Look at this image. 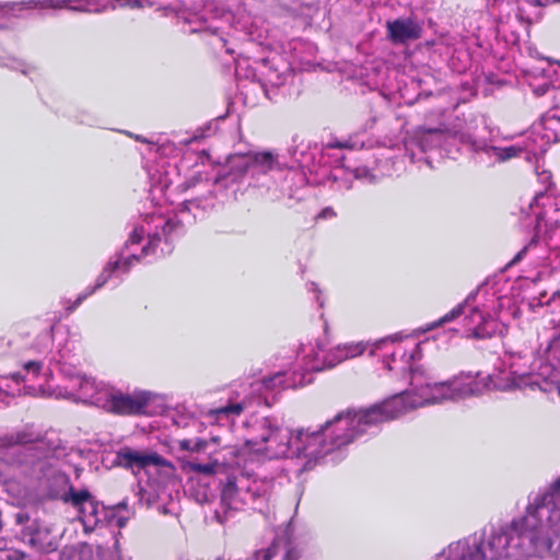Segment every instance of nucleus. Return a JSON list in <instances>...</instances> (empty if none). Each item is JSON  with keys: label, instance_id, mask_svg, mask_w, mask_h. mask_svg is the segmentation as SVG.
<instances>
[{"label": "nucleus", "instance_id": "obj_1", "mask_svg": "<svg viewBox=\"0 0 560 560\" xmlns=\"http://www.w3.org/2000/svg\"><path fill=\"white\" fill-rule=\"evenodd\" d=\"M410 385L422 398L421 402L415 400L409 404L410 408H417L427 404H439L444 400L457 401L469 396H477L489 387L488 383L470 380L468 383H460L458 380L450 382L433 383L424 374L419 365L410 366Z\"/></svg>", "mask_w": 560, "mask_h": 560}, {"label": "nucleus", "instance_id": "obj_2", "mask_svg": "<svg viewBox=\"0 0 560 560\" xmlns=\"http://www.w3.org/2000/svg\"><path fill=\"white\" fill-rule=\"evenodd\" d=\"M351 421L343 415H337L334 419L328 420L325 424L320 425L318 430L311 431L299 430L294 435V450L293 457L306 458V464L316 462L332 452L336 448L345 446L353 441V433L337 434L335 431L331 440H327V431L335 424L338 429H343L345 425L350 424Z\"/></svg>", "mask_w": 560, "mask_h": 560}, {"label": "nucleus", "instance_id": "obj_3", "mask_svg": "<svg viewBox=\"0 0 560 560\" xmlns=\"http://www.w3.org/2000/svg\"><path fill=\"white\" fill-rule=\"evenodd\" d=\"M408 409V405L402 395L394 396L390 399L384 400L381 404H376L366 409H360L358 411L347 410L339 412L351 421L350 424L345 425L343 429H338L337 425L332 424L327 431V440L330 441L334 435V431L337 434L353 433V440L364 434L368 428L377 423L393 420L398 416L405 413Z\"/></svg>", "mask_w": 560, "mask_h": 560}, {"label": "nucleus", "instance_id": "obj_4", "mask_svg": "<svg viewBox=\"0 0 560 560\" xmlns=\"http://www.w3.org/2000/svg\"><path fill=\"white\" fill-rule=\"evenodd\" d=\"M0 447L9 448L5 460L15 466H33L55 448L39 432L26 427L21 431L0 436Z\"/></svg>", "mask_w": 560, "mask_h": 560}, {"label": "nucleus", "instance_id": "obj_5", "mask_svg": "<svg viewBox=\"0 0 560 560\" xmlns=\"http://www.w3.org/2000/svg\"><path fill=\"white\" fill-rule=\"evenodd\" d=\"M518 525H526L530 528L529 539H536V532L544 525L550 527L555 535H560V478L555 482L551 491L544 494L535 505L527 508V514L514 522Z\"/></svg>", "mask_w": 560, "mask_h": 560}, {"label": "nucleus", "instance_id": "obj_6", "mask_svg": "<svg viewBox=\"0 0 560 560\" xmlns=\"http://www.w3.org/2000/svg\"><path fill=\"white\" fill-rule=\"evenodd\" d=\"M257 435L248 443L259 446L272 457H293L294 435L271 418H262L256 422Z\"/></svg>", "mask_w": 560, "mask_h": 560}, {"label": "nucleus", "instance_id": "obj_7", "mask_svg": "<svg viewBox=\"0 0 560 560\" xmlns=\"http://www.w3.org/2000/svg\"><path fill=\"white\" fill-rule=\"evenodd\" d=\"M530 208L536 217L535 233L530 241L513 257L510 265L518 264L530 249L538 245L542 228L547 229L560 224L559 205L557 198H552L551 195L536 192Z\"/></svg>", "mask_w": 560, "mask_h": 560}, {"label": "nucleus", "instance_id": "obj_8", "mask_svg": "<svg viewBox=\"0 0 560 560\" xmlns=\"http://www.w3.org/2000/svg\"><path fill=\"white\" fill-rule=\"evenodd\" d=\"M513 521L512 523H514ZM517 534L518 538L529 539L530 528L526 525H518L517 529L511 524L510 528L502 529L500 533L492 535L488 541V552L482 549L481 541L474 544V547L468 546L467 550L463 552L460 560H499L500 558L508 557V547L510 540L513 538L512 534ZM534 540H532L533 542Z\"/></svg>", "mask_w": 560, "mask_h": 560}, {"label": "nucleus", "instance_id": "obj_9", "mask_svg": "<svg viewBox=\"0 0 560 560\" xmlns=\"http://www.w3.org/2000/svg\"><path fill=\"white\" fill-rule=\"evenodd\" d=\"M152 393L147 390H135L125 394L120 390L109 389L104 398L98 399L101 408L119 416L144 415L152 399Z\"/></svg>", "mask_w": 560, "mask_h": 560}, {"label": "nucleus", "instance_id": "obj_10", "mask_svg": "<svg viewBox=\"0 0 560 560\" xmlns=\"http://www.w3.org/2000/svg\"><path fill=\"white\" fill-rule=\"evenodd\" d=\"M115 463L131 470H141L149 466L164 467L168 465V462L156 453H142L129 446L121 447L116 453Z\"/></svg>", "mask_w": 560, "mask_h": 560}, {"label": "nucleus", "instance_id": "obj_11", "mask_svg": "<svg viewBox=\"0 0 560 560\" xmlns=\"http://www.w3.org/2000/svg\"><path fill=\"white\" fill-rule=\"evenodd\" d=\"M387 38L396 45L417 40L422 35L421 25L412 19H396L387 21Z\"/></svg>", "mask_w": 560, "mask_h": 560}, {"label": "nucleus", "instance_id": "obj_12", "mask_svg": "<svg viewBox=\"0 0 560 560\" xmlns=\"http://www.w3.org/2000/svg\"><path fill=\"white\" fill-rule=\"evenodd\" d=\"M238 156V167H244L246 172H252V175L266 174L271 171L276 164V156L269 152H246V153H236Z\"/></svg>", "mask_w": 560, "mask_h": 560}, {"label": "nucleus", "instance_id": "obj_13", "mask_svg": "<svg viewBox=\"0 0 560 560\" xmlns=\"http://www.w3.org/2000/svg\"><path fill=\"white\" fill-rule=\"evenodd\" d=\"M246 476H228L222 483L221 504L223 508L237 511L243 508L242 492L246 486Z\"/></svg>", "mask_w": 560, "mask_h": 560}, {"label": "nucleus", "instance_id": "obj_14", "mask_svg": "<svg viewBox=\"0 0 560 560\" xmlns=\"http://www.w3.org/2000/svg\"><path fill=\"white\" fill-rule=\"evenodd\" d=\"M485 153L489 158H494L498 162H505L522 155L528 162L537 159V151L529 141L524 142V144H513L504 148L486 144Z\"/></svg>", "mask_w": 560, "mask_h": 560}, {"label": "nucleus", "instance_id": "obj_15", "mask_svg": "<svg viewBox=\"0 0 560 560\" xmlns=\"http://www.w3.org/2000/svg\"><path fill=\"white\" fill-rule=\"evenodd\" d=\"M50 497L52 499H60L65 503L71 504L73 508L78 509L81 513L85 512L84 505L88 504L90 508L89 513H96V504L88 489L75 490L72 486H69V489L62 493H51Z\"/></svg>", "mask_w": 560, "mask_h": 560}, {"label": "nucleus", "instance_id": "obj_16", "mask_svg": "<svg viewBox=\"0 0 560 560\" xmlns=\"http://www.w3.org/2000/svg\"><path fill=\"white\" fill-rule=\"evenodd\" d=\"M469 322L475 325L470 337L488 339L495 335L499 324L489 314H485L478 307H474L469 315Z\"/></svg>", "mask_w": 560, "mask_h": 560}, {"label": "nucleus", "instance_id": "obj_17", "mask_svg": "<svg viewBox=\"0 0 560 560\" xmlns=\"http://www.w3.org/2000/svg\"><path fill=\"white\" fill-rule=\"evenodd\" d=\"M75 382L78 383L75 385L78 387V398L83 402L101 407L98 399L101 400V398H104L109 388L100 386L95 380L89 378L86 376H78Z\"/></svg>", "mask_w": 560, "mask_h": 560}, {"label": "nucleus", "instance_id": "obj_18", "mask_svg": "<svg viewBox=\"0 0 560 560\" xmlns=\"http://www.w3.org/2000/svg\"><path fill=\"white\" fill-rule=\"evenodd\" d=\"M238 156L235 154L230 155L228 159V171H221L214 178L213 185L220 189L226 190L235 184H238L247 174L244 167H238Z\"/></svg>", "mask_w": 560, "mask_h": 560}, {"label": "nucleus", "instance_id": "obj_19", "mask_svg": "<svg viewBox=\"0 0 560 560\" xmlns=\"http://www.w3.org/2000/svg\"><path fill=\"white\" fill-rule=\"evenodd\" d=\"M360 351L357 350L355 347L352 346H345V347H336L335 349H331L327 354L323 358V366L317 368L318 370H322L323 368H334L338 363L342 362L346 359L353 358L357 354H359Z\"/></svg>", "mask_w": 560, "mask_h": 560}, {"label": "nucleus", "instance_id": "obj_20", "mask_svg": "<svg viewBox=\"0 0 560 560\" xmlns=\"http://www.w3.org/2000/svg\"><path fill=\"white\" fill-rule=\"evenodd\" d=\"M446 143V135L441 129H425L417 136V144L421 151Z\"/></svg>", "mask_w": 560, "mask_h": 560}, {"label": "nucleus", "instance_id": "obj_21", "mask_svg": "<svg viewBox=\"0 0 560 560\" xmlns=\"http://www.w3.org/2000/svg\"><path fill=\"white\" fill-rule=\"evenodd\" d=\"M246 486L243 487L242 499L243 506L254 503L267 494L266 486L257 480H250L246 477Z\"/></svg>", "mask_w": 560, "mask_h": 560}, {"label": "nucleus", "instance_id": "obj_22", "mask_svg": "<svg viewBox=\"0 0 560 560\" xmlns=\"http://www.w3.org/2000/svg\"><path fill=\"white\" fill-rule=\"evenodd\" d=\"M119 266H120V259L119 258H116L114 260L108 261L107 265L105 266L103 272L97 277L95 287L92 290H90L88 293L80 295L77 299V301L74 302V304L70 307V311H73L75 307H78L81 304V302L88 295L92 294L96 289L102 288L107 282V280L109 279L110 275L114 271L118 270Z\"/></svg>", "mask_w": 560, "mask_h": 560}, {"label": "nucleus", "instance_id": "obj_23", "mask_svg": "<svg viewBox=\"0 0 560 560\" xmlns=\"http://www.w3.org/2000/svg\"><path fill=\"white\" fill-rule=\"evenodd\" d=\"M446 135V142H450L451 140L454 142H458L460 144L467 145L471 151L485 152L486 149V142L479 141L472 138L471 135L465 132V131H454V132H445Z\"/></svg>", "mask_w": 560, "mask_h": 560}, {"label": "nucleus", "instance_id": "obj_24", "mask_svg": "<svg viewBox=\"0 0 560 560\" xmlns=\"http://www.w3.org/2000/svg\"><path fill=\"white\" fill-rule=\"evenodd\" d=\"M476 295H477V292H471L465 299V301L463 303L455 306L451 312H448L442 318H440L439 322L433 323L431 325L430 329L434 328L436 326H440L442 324L450 323V322L454 320L455 318H457L458 316H460L464 313L465 307L468 306L470 304V302L476 299Z\"/></svg>", "mask_w": 560, "mask_h": 560}, {"label": "nucleus", "instance_id": "obj_25", "mask_svg": "<svg viewBox=\"0 0 560 560\" xmlns=\"http://www.w3.org/2000/svg\"><path fill=\"white\" fill-rule=\"evenodd\" d=\"M27 533L30 535L28 545L37 552H42L44 539H47L48 532L42 533L38 528H28Z\"/></svg>", "mask_w": 560, "mask_h": 560}, {"label": "nucleus", "instance_id": "obj_26", "mask_svg": "<svg viewBox=\"0 0 560 560\" xmlns=\"http://www.w3.org/2000/svg\"><path fill=\"white\" fill-rule=\"evenodd\" d=\"M284 373H277L271 377L264 380V385L268 389H275L277 387H289V385L284 384Z\"/></svg>", "mask_w": 560, "mask_h": 560}, {"label": "nucleus", "instance_id": "obj_27", "mask_svg": "<svg viewBox=\"0 0 560 560\" xmlns=\"http://www.w3.org/2000/svg\"><path fill=\"white\" fill-rule=\"evenodd\" d=\"M243 409H244L243 404L234 402V404H229L228 406L218 409L217 412L219 415H225L228 417L229 416H238V415H241Z\"/></svg>", "mask_w": 560, "mask_h": 560}, {"label": "nucleus", "instance_id": "obj_28", "mask_svg": "<svg viewBox=\"0 0 560 560\" xmlns=\"http://www.w3.org/2000/svg\"><path fill=\"white\" fill-rule=\"evenodd\" d=\"M539 182L545 186L544 190L539 192H546V195H550L552 187L555 186L551 180V173L549 171H542L538 174Z\"/></svg>", "mask_w": 560, "mask_h": 560}, {"label": "nucleus", "instance_id": "obj_29", "mask_svg": "<svg viewBox=\"0 0 560 560\" xmlns=\"http://www.w3.org/2000/svg\"><path fill=\"white\" fill-rule=\"evenodd\" d=\"M547 122L549 124V128H553L555 141H560V114H552Z\"/></svg>", "mask_w": 560, "mask_h": 560}, {"label": "nucleus", "instance_id": "obj_30", "mask_svg": "<svg viewBox=\"0 0 560 560\" xmlns=\"http://www.w3.org/2000/svg\"><path fill=\"white\" fill-rule=\"evenodd\" d=\"M144 233L145 232L142 226L135 228L125 246L128 247L130 244H139L142 241Z\"/></svg>", "mask_w": 560, "mask_h": 560}, {"label": "nucleus", "instance_id": "obj_31", "mask_svg": "<svg viewBox=\"0 0 560 560\" xmlns=\"http://www.w3.org/2000/svg\"><path fill=\"white\" fill-rule=\"evenodd\" d=\"M117 258L120 259V266L118 269H121L124 272H128L130 269V266L132 265L133 260H139V256L132 254L126 258L122 259V254H119Z\"/></svg>", "mask_w": 560, "mask_h": 560}, {"label": "nucleus", "instance_id": "obj_32", "mask_svg": "<svg viewBox=\"0 0 560 560\" xmlns=\"http://www.w3.org/2000/svg\"><path fill=\"white\" fill-rule=\"evenodd\" d=\"M160 241L161 237L158 234L150 235L149 243L142 248V254L149 255L150 253L154 252V248L158 246Z\"/></svg>", "mask_w": 560, "mask_h": 560}, {"label": "nucleus", "instance_id": "obj_33", "mask_svg": "<svg viewBox=\"0 0 560 560\" xmlns=\"http://www.w3.org/2000/svg\"><path fill=\"white\" fill-rule=\"evenodd\" d=\"M276 556V546L256 552L257 560H271Z\"/></svg>", "mask_w": 560, "mask_h": 560}, {"label": "nucleus", "instance_id": "obj_34", "mask_svg": "<svg viewBox=\"0 0 560 560\" xmlns=\"http://www.w3.org/2000/svg\"><path fill=\"white\" fill-rule=\"evenodd\" d=\"M284 82V79L282 78V75L280 74H276V80H266L261 85H262V89L265 91V94L268 98H271V96L269 95V90L267 89V84L269 83L271 86H280L282 85Z\"/></svg>", "mask_w": 560, "mask_h": 560}, {"label": "nucleus", "instance_id": "obj_35", "mask_svg": "<svg viewBox=\"0 0 560 560\" xmlns=\"http://www.w3.org/2000/svg\"><path fill=\"white\" fill-rule=\"evenodd\" d=\"M42 368H43V364L40 361H30L24 364V370L27 373H32L35 376L39 374Z\"/></svg>", "mask_w": 560, "mask_h": 560}, {"label": "nucleus", "instance_id": "obj_36", "mask_svg": "<svg viewBox=\"0 0 560 560\" xmlns=\"http://www.w3.org/2000/svg\"><path fill=\"white\" fill-rule=\"evenodd\" d=\"M58 549V545L55 540H47V539H44V545H43V548H42V552L40 553H49V552H54Z\"/></svg>", "mask_w": 560, "mask_h": 560}, {"label": "nucleus", "instance_id": "obj_37", "mask_svg": "<svg viewBox=\"0 0 560 560\" xmlns=\"http://www.w3.org/2000/svg\"><path fill=\"white\" fill-rule=\"evenodd\" d=\"M192 452L195 453H200V452H203L208 445V442L206 440H202V439H194V444H192Z\"/></svg>", "mask_w": 560, "mask_h": 560}, {"label": "nucleus", "instance_id": "obj_38", "mask_svg": "<svg viewBox=\"0 0 560 560\" xmlns=\"http://www.w3.org/2000/svg\"><path fill=\"white\" fill-rule=\"evenodd\" d=\"M354 177L355 178H368L370 180H372L374 178V176L372 174H370L369 170L368 168H355L354 170Z\"/></svg>", "mask_w": 560, "mask_h": 560}, {"label": "nucleus", "instance_id": "obj_39", "mask_svg": "<svg viewBox=\"0 0 560 560\" xmlns=\"http://www.w3.org/2000/svg\"><path fill=\"white\" fill-rule=\"evenodd\" d=\"M178 225L177 221L174 220H167L163 225V233L165 235L171 234Z\"/></svg>", "mask_w": 560, "mask_h": 560}, {"label": "nucleus", "instance_id": "obj_40", "mask_svg": "<svg viewBox=\"0 0 560 560\" xmlns=\"http://www.w3.org/2000/svg\"><path fill=\"white\" fill-rule=\"evenodd\" d=\"M179 444V448L183 450V451H188V452H192V444H194V440H189V439H184V440H180L178 442Z\"/></svg>", "mask_w": 560, "mask_h": 560}, {"label": "nucleus", "instance_id": "obj_41", "mask_svg": "<svg viewBox=\"0 0 560 560\" xmlns=\"http://www.w3.org/2000/svg\"><path fill=\"white\" fill-rule=\"evenodd\" d=\"M138 491L137 494L139 495V503H142L144 500L145 491L142 489V487L138 483L137 485Z\"/></svg>", "mask_w": 560, "mask_h": 560}, {"label": "nucleus", "instance_id": "obj_42", "mask_svg": "<svg viewBox=\"0 0 560 560\" xmlns=\"http://www.w3.org/2000/svg\"><path fill=\"white\" fill-rule=\"evenodd\" d=\"M115 509H116L117 511H120V510L128 511V502H127V500H122L121 502H119V503L115 506Z\"/></svg>", "mask_w": 560, "mask_h": 560}, {"label": "nucleus", "instance_id": "obj_43", "mask_svg": "<svg viewBox=\"0 0 560 560\" xmlns=\"http://www.w3.org/2000/svg\"><path fill=\"white\" fill-rule=\"evenodd\" d=\"M16 521H18L19 524H23V523L28 521V515L27 514H23V513H19L16 515Z\"/></svg>", "mask_w": 560, "mask_h": 560}, {"label": "nucleus", "instance_id": "obj_44", "mask_svg": "<svg viewBox=\"0 0 560 560\" xmlns=\"http://www.w3.org/2000/svg\"><path fill=\"white\" fill-rule=\"evenodd\" d=\"M489 381L493 383V386L495 388H499V389H509V388H512L514 386V384H508V385H504V386H501V385H498L495 382H493L490 377H489Z\"/></svg>", "mask_w": 560, "mask_h": 560}, {"label": "nucleus", "instance_id": "obj_45", "mask_svg": "<svg viewBox=\"0 0 560 560\" xmlns=\"http://www.w3.org/2000/svg\"><path fill=\"white\" fill-rule=\"evenodd\" d=\"M197 471L208 472L211 470L210 466L208 465H197L195 468Z\"/></svg>", "mask_w": 560, "mask_h": 560}, {"label": "nucleus", "instance_id": "obj_46", "mask_svg": "<svg viewBox=\"0 0 560 560\" xmlns=\"http://www.w3.org/2000/svg\"><path fill=\"white\" fill-rule=\"evenodd\" d=\"M332 148H352L348 142H336L331 145Z\"/></svg>", "mask_w": 560, "mask_h": 560}, {"label": "nucleus", "instance_id": "obj_47", "mask_svg": "<svg viewBox=\"0 0 560 560\" xmlns=\"http://www.w3.org/2000/svg\"><path fill=\"white\" fill-rule=\"evenodd\" d=\"M128 518H129V516H126V517L119 516L118 520H117V525L119 527H124L126 525V522H127Z\"/></svg>", "mask_w": 560, "mask_h": 560}, {"label": "nucleus", "instance_id": "obj_48", "mask_svg": "<svg viewBox=\"0 0 560 560\" xmlns=\"http://www.w3.org/2000/svg\"><path fill=\"white\" fill-rule=\"evenodd\" d=\"M12 378H13L15 382H20V381H23V380H24V376H23L21 373H14V374H12Z\"/></svg>", "mask_w": 560, "mask_h": 560}, {"label": "nucleus", "instance_id": "obj_49", "mask_svg": "<svg viewBox=\"0 0 560 560\" xmlns=\"http://www.w3.org/2000/svg\"><path fill=\"white\" fill-rule=\"evenodd\" d=\"M70 9L74 11H91L90 9H86L83 5L70 7Z\"/></svg>", "mask_w": 560, "mask_h": 560}, {"label": "nucleus", "instance_id": "obj_50", "mask_svg": "<svg viewBox=\"0 0 560 560\" xmlns=\"http://www.w3.org/2000/svg\"><path fill=\"white\" fill-rule=\"evenodd\" d=\"M58 480H59V481H61V482H63V483H68V482H69L68 477H67V476H65V475L59 476V477H58Z\"/></svg>", "mask_w": 560, "mask_h": 560}, {"label": "nucleus", "instance_id": "obj_51", "mask_svg": "<svg viewBox=\"0 0 560 560\" xmlns=\"http://www.w3.org/2000/svg\"><path fill=\"white\" fill-rule=\"evenodd\" d=\"M328 212L334 214L332 210L327 208V209L323 210V212L320 213V217L328 215Z\"/></svg>", "mask_w": 560, "mask_h": 560}, {"label": "nucleus", "instance_id": "obj_52", "mask_svg": "<svg viewBox=\"0 0 560 560\" xmlns=\"http://www.w3.org/2000/svg\"><path fill=\"white\" fill-rule=\"evenodd\" d=\"M328 212L334 214L332 210L327 208V209L323 210V212L320 213V217L328 215Z\"/></svg>", "mask_w": 560, "mask_h": 560}, {"label": "nucleus", "instance_id": "obj_53", "mask_svg": "<svg viewBox=\"0 0 560 560\" xmlns=\"http://www.w3.org/2000/svg\"><path fill=\"white\" fill-rule=\"evenodd\" d=\"M110 556L113 557V560H121L120 557L114 551H110Z\"/></svg>", "mask_w": 560, "mask_h": 560}, {"label": "nucleus", "instance_id": "obj_54", "mask_svg": "<svg viewBox=\"0 0 560 560\" xmlns=\"http://www.w3.org/2000/svg\"><path fill=\"white\" fill-rule=\"evenodd\" d=\"M311 287H312V290H314L316 292L319 291L317 285L314 282L311 283Z\"/></svg>", "mask_w": 560, "mask_h": 560}, {"label": "nucleus", "instance_id": "obj_55", "mask_svg": "<svg viewBox=\"0 0 560 560\" xmlns=\"http://www.w3.org/2000/svg\"><path fill=\"white\" fill-rule=\"evenodd\" d=\"M217 517H218V520H219V522H220V523H223V522H224V520L222 518V516L220 515V513H219V512H217Z\"/></svg>", "mask_w": 560, "mask_h": 560}, {"label": "nucleus", "instance_id": "obj_56", "mask_svg": "<svg viewBox=\"0 0 560 560\" xmlns=\"http://www.w3.org/2000/svg\"><path fill=\"white\" fill-rule=\"evenodd\" d=\"M316 300H317L319 306H323V302L320 301L319 296H316Z\"/></svg>", "mask_w": 560, "mask_h": 560}, {"label": "nucleus", "instance_id": "obj_57", "mask_svg": "<svg viewBox=\"0 0 560 560\" xmlns=\"http://www.w3.org/2000/svg\"><path fill=\"white\" fill-rule=\"evenodd\" d=\"M136 139H137L138 141H144V139H142V137H140V136H137V137H136Z\"/></svg>", "mask_w": 560, "mask_h": 560}, {"label": "nucleus", "instance_id": "obj_58", "mask_svg": "<svg viewBox=\"0 0 560 560\" xmlns=\"http://www.w3.org/2000/svg\"><path fill=\"white\" fill-rule=\"evenodd\" d=\"M557 295H559V296H560V292H556V293H553V294H552V299H555Z\"/></svg>", "mask_w": 560, "mask_h": 560}, {"label": "nucleus", "instance_id": "obj_59", "mask_svg": "<svg viewBox=\"0 0 560 560\" xmlns=\"http://www.w3.org/2000/svg\"><path fill=\"white\" fill-rule=\"evenodd\" d=\"M217 560H220V559H217Z\"/></svg>", "mask_w": 560, "mask_h": 560}]
</instances>
